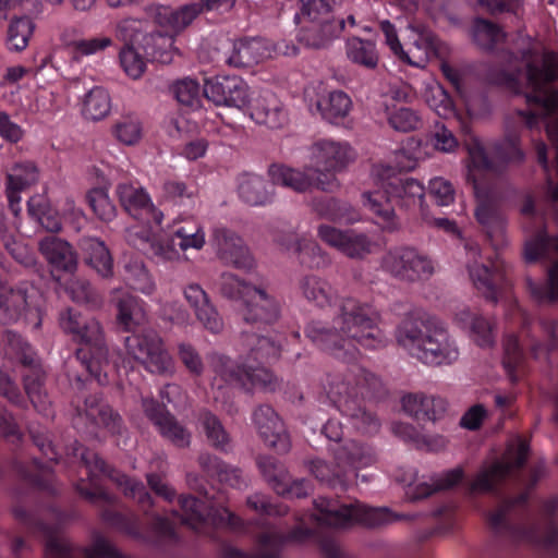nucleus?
<instances>
[{"label": "nucleus", "instance_id": "e2e57ef3", "mask_svg": "<svg viewBox=\"0 0 558 558\" xmlns=\"http://www.w3.org/2000/svg\"><path fill=\"white\" fill-rule=\"evenodd\" d=\"M66 292L72 301L90 307H98L102 302L100 294L84 279L71 281L66 287Z\"/></svg>", "mask_w": 558, "mask_h": 558}, {"label": "nucleus", "instance_id": "f704fd0d", "mask_svg": "<svg viewBox=\"0 0 558 558\" xmlns=\"http://www.w3.org/2000/svg\"><path fill=\"white\" fill-rule=\"evenodd\" d=\"M432 328L428 319L411 313L407 315L398 326L397 340L399 344L407 348L412 353Z\"/></svg>", "mask_w": 558, "mask_h": 558}, {"label": "nucleus", "instance_id": "c756f323", "mask_svg": "<svg viewBox=\"0 0 558 558\" xmlns=\"http://www.w3.org/2000/svg\"><path fill=\"white\" fill-rule=\"evenodd\" d=\"M117 308V323L126 332L142 329L146 323L144 303L137 296L123 293L114 300Z\"/></svg>", "mask_w": 558, "mask_h": 558}, {"label": "nucleus", "instance_id": "de8ad7c7", "mask_svg": "<svg viewBox=\"0 0 558 558\" xmlns=\"http://www.w3.org/2000/svg\"><path fill=\"white\" fill-rule=\"evenodd\" d=\"M312 210L318 217L332 221L352 220L353 208L345 202L335 197H317L311 202Z\"/></svg>", "mask_w": 558, "mask_h": 558}, {"label": "nucleus", "instance_id": "79ce46f5", "mask_svg": "<svg viewBox=\"0 0 558 558\" xmlns=\"http://www.w3.org/2000/svg\"><path fill=\"white\" fill-rule=\"evenodd\" d=\"M137 239L140 243L135 242L134 245L151 257L171 260L178 256V251L175 250L177 242L173 235L170 238H161L143 231L141 234H137Z\"/></svg>", "mask_w": 558, "mask_h": 558}, {"label": "nucleus", "instance_id": "774afa93", "mask_svg": "<svg viewBox=\"0 0 558 558\" xmlns=\"http://www.w3.org/2000/svg\"><path fill=\"white\" fill-rule=\"evenodd\" d=\"M500 27L486 19L477 17L473 25V38L484 49H492L498 40Z\"/></svg>", "mask_w": 558, "mask_h": 558}, {"label": "nucleus", "instance_id": "603ef678", "mask_svg": "<svg viewBox=\"0 0 558 558\" xmlns=\"http://www.w3.org/2000/svg\"><path fill=\"white\" fill-rule=\"evenodd\" d=\"M312 474L322 483H326L330 487H340L347 489L351 484V478L345 470L338 469L337 463L330 466L326 461L316 459L311 462Z\"/></svg>", "mask_w": 558, "mask_h": 558}, {"label": "nucleus", "instance_id": "7ed1b4c3", "mask_svg": "<svg viewBox=\"0 0 558 558\" xmlns=\"http://www.w3.org/2000/svg\"><path fill=\"white\" fill-rule=\"evenodd\" d=\"M318 511L315 515L320 525L330 527H348L352 524H361L375 529L395 522L398 518L386 507H368L357 500L350 504H341L337 499L318 497L314 500Z\"/></svg>", "mask_w": 558, "mask_h": 558}, {"label": "nucleus", "instance_id": "6ab92c4d", "mask_svg": "<svg viewBox=\"0 0 558 558\" xmlns=\"http://www.w3.org/2000/svg\"><path fill=\"white\" fill-rule=\"evenodd\" d=\"M411 354L424 364L438 366L453 363L459 351L444 328L433 327Z\"/></svg>", "mask_w": 558, "mask_h": 558}, {"label": "nucleus", "instance_id": "13d9d810", "mask_svg": "<svg viewBox=\"0 0 558 558\" xmlns=\"http://www.w3.org/2000/svg\"><path fill=\"white\" fill-rule=\"evenodd\" d=\"M39 171L33 161L16 162L8 174V185L15 190H25L38 181Z\"/></svg>", "mask_w": 558, "mask_h": 558}, {"label": "nucleus", "instance_id": "a19ab883", "mask_svg": "<svg viewBox=\"0 0 558 558\" xmlns=\"http://www.w3.org/2000/svg\"><path fill=\"white\" fill-rule=\"evenodd\" d=\"M345 48L347 57L352 63L368 70H374L378 65L379 53L374 41L352 37L347 40Z\"/></svg>", "mask_w": 558, "mask_h": 558}, {"label": "nucleus", "instance_id": "9d476101", "mask_svg": "<svg viewBox=\"0 0 558 558\" xmlns=\"http://www.w3.org/2000/svg\"><path fill=\"white\" fill-rule=\"evenodd\" d=\"M313 172L326 179L345 171L356 159V153L347 142L320 140L311 146Z\"/></svg>", "mask_w": 558, "mask_h": 558}, {"label": "nucleus", "instance_id": "864d4df0", "mask_svg": "<svg viewBox=\"0 0 558 558\" xmlns=\"http://www.w3.org/2000/svg\"><path fill=\"white\" fill-rule=\"evenodd\" d=\"M292 251L296 255L300 264L310 269H319L329 264L327 255L314 241L298 240L292 245Z\"/></svg>", "mask_w": 558, "mask_h": 558}, {"label": "nucleus", "instance_id": "f3484780", "mask_svg": "<svg viewBox=\"0 0 558 558\" xmlns=\"http://www.w3.org/2000/svg\"><path fill=\"white\" fill-rule=\"evenodd\" d=\"M319 239L353 259H362L372 251V241L367 234L353 229L341 230L332 226L320 225L317 230Z\"/></svg>", "mask_w": 558, "mask_h": 558}, {"label": "nucleus", "instance_id": "f03ea898", "mask_svg": "<svg viewBox=\"0 0 558 558\" xmlns=\"http://www.w3.org/2000/svg\"><path fill=\"white\" fill-rule=\"evenodd\" d=\"M332 322V326L311 322L304 332L314 344L336 357L344 359L351 345L376 349L383 343L381 331L371 315L369 306L353 298L340 301L338 314Z\"/></svg>", "mask_w": 558, "mask_h": 558}, {"label": "nucleus", "instance_id": "052dcab7", "mask_svg": "<svg viewBox=\"0 0 558 558\" xmlns=\"http://www.w3.org/2000/svg\"><path fill=\"white\" fill-rule=\"evenodd\" d=\"M470 276L475 287L482 291L487 301L497 303V290L495 286L496 272L485 265H475L470 269Z\"/></svg>", "mask_w": 558, "mask_h": 558}, {"label": "nucleus", "instance_id": "4c0bfd02", "mask_svg": "<svg viewBox=\"0 0 558 558\" xmlns=\"http://www.w3.org/2000/svg\"><path fill=\"white\" fill-rule=\"evenodd\" d=\"M351 106L350 97L341 90H333L323 95L316 102V108L322 117L330 123H338L339 120L345 118Z\"/></svg>", "mask_w": 558, "mask_h": 558}, {"label": "nucleus", "instance_id": "e433bc0d", "mask_svg": "<svg viewBox=\"0 0 558 558\" xmlns=\"http://www.w3.org/2000/svg\"><path fill=\"white\" fill-rule=\"evenodd\" d=\"M475 218L490 241H500L506 230V217L494 203L481 202L475 209Z\"/></svg>", "mask_w": 558, "mask_h": 558}, {"label": "nucleus", "instance_id": "5fc2aeb1", "mask_svg": "<svg viewBox=\"0 0 558 558\" xmlns=\"http://www.w3.org/2000/svg\"><path fill=\"white\" fill-rule=\"evenodd\" d=\"M351 374L354 376L355 384L363 398L380 399L387 395V389L384 383L374 373L365 368L354 366L353 369H351Z\"/></svg>", "mask_w": 558, "mask_h": 558}, {"label": "nucleus", "instance_id": "09e8293b", "mask_svg": "<svg viewBox=\"0 0 558 558\" xmlns=\"http://www.w3.org/2000/svg\"><path fill=\"white\" fill-rule=\"evenodd\" d=\"M199 422L210 446L219 451L227 452L230 446V436L218 416L208 410H203L199 413Z\"/></svg>", "mask_w": 558, "mask_h": 558}, {"label": "nucleus", "instance_id": "bf43d9fd", "mask_svg": "<svg viewBox=\"0 0 558 558\" xmlns=\"http://www.w3.org/2000/svg\"><path fill=\"white\" fill-rule=\"evenodd\" d=\"M45 379L46 374L43 367L26 371L23 375L24 390L35 408L45 403Z\"/></svg>", "mask_w": 558, "mask_h": 558}, {"label": "nucleus", "instance_id": "338daca9", "mask_svg": "<svg viewBox=\"0 0 558 558\" xmlns=\"http://www.w3.org/2000/svg\"><path fill=\"white\" fill-rule=\"evenodd\" d=\"M158 430L178 448H186L191 444V433L172 414L158 426Z\"/></svg>", "mask_w": 558, "mask_h": 558}, {"label": "nucleus", "instance_id": "a211bd4d", "mask_svg": "<svg viewBox=\"0 0 558 558\" xmlns=\"http://www.w3.org/2000/svg\"><path fill=\"white\" fill-rule=\"evenodd\" d=\"M253 423L264 442L277 453L286 454L291 449V440L284 424L268 404H260L252 415Z\"/></svg>", "mask_w": 558, "mask_h": 558}, {"label": "nucleus", "instance_id": "72a5a7b5", "mask_svg": "<svg viewBox=\"0 0 558 558\" xmlns=\"http://www.w3.org/2000/svg\"><path fill=\"white\" fill-rule=\"evenodd\" d=\"M116 193L121 207L134 219H142L143 215L148 214L153 208L148 194L141 186L120 183L117 185Z\"/></svg>", "mask_w": 558, "mask_h": 558}, {"label": "nucleus", "instance_id": "58836bf2", "mask_svg": "<svg viewBox=\"0 0 558 558\" xmlns=\"http://www.w3.org/2000/svg\"><path fill=\"white\" fill-rule=\"evenodd\" d=\"M29 216L35 219L46 231L57 233L62 229L61 217L52 208L49 201L43 195H35L27 202Z\"/></svg>", "mask_w": 558, "mask_h": 558}, {"label": "nucleus", "instance_id": "6e6552de", "mask_svg": "<svg viewBox=\"0 0 558 558\" xmlns=\"http://www.w3.org/2000/svg\"><path fill=\"white\" fill-rule=\"evenodd\" d=\"M126 352L151 373L163 374L171 367V357L157 331L142 328L124 340Z\"/></svg>", "mask_w": 558, "mask_h": 558}, {"label": "nucleus", "instance_id": "69168bd1", "mask_svg": "<svg viewBox=\"0 0 558 558\" xmlns=\"http://www.w3.org/2000/svg\"><path fill=\"white\" fill-rule=\"evenodd\" d=\"M172 93L181 105L191 109L199 108L201 87L196 81L192 78L179 81L172 86Z\"/></svg>", "mask_w": 558, "mask_h": 558}, {"label": "nucleus", "instance_id": "f8f14e48", "mask_svg": "<svg viewBox=\"0 0 558 558\" xmlns=\"http://www.w3.org/2000/svg\"><path fill=\"white\" fill-rule=\"evenodd\" d=\"M203 95L216 106L244 110L251 102L246 82L236 75H217L205 81Z\"/></svg>", "mask_w": 558, "mask_h": 558}, {"label": "nucleus", "instance_id": "4d7b16f0", "mask_svg": "<svg viewBox=\"0 0 558 558\" xmlns=\"http://www.w3.org/2000/svg\"><path fill=\"white\" fill-rule=\"evenodd\" d=\"M124 46L121 48L119 57L120 63L125 73L136 80L142 76L145 71L146 64L142 56V49L138 45H133L129 41H123Z\"/></svg>", "mask_w": 558, "mask_h": 558}, {"label": "nucleus", "instance_id": "aec40b11", "mask_svg": "<svg viewBox=\"0 0 558 558\" xmlns=\"http://www.w3.org/2000/svg\"><path fill=\"white\" fill-rule=\"evenodd\" d=\"M338 469L345 470L351 478V484L357 477V470L373 465L377 462L374 449L363 442L348 439L341 445L330 449Z\"/></svg>", "mask_w": 558, "mask_h": 558}, {"label": "nucleus", "instance_id": "0eeeda50", "mask_svg": "<svg viewBox=\"0 0 558 558\" xmlns=\"http://www.w3.org/2000/svg\"><path fill=\"white\" fill-rule=\"evenodd\" d=\"M530 454V444L520 439L517 451L507 460H496L483 465L470 484V490L498 496L500 487L515 469H522Z\"/></svg>", "mask_w": 558, "mask_h": 558}, {"label": "nucleus", "instance_id": "3c124183", "mask_svg": "<svg viewBox=\"0 0 558 558\" xmlns=\"http://www.w3.org/2000/svg\"><path fill=\"white\" fill-rule=\"evenodd\" d=\"M110 109L111 99L104 87L96 86L86 94L83 104V114L86 119L99 121L108 116Z\"/></svg>", "mask_w": 558, "mask_h": 558}, {"label": "nucleus", "instance_id": "6e6d98bb", "mask_svg": "<svg viewBox=\"0 0 558 558\" xmlns=\"http://www.w3.org/2000/svg\"><path fill=\"white\" fill-rule=\"evenodd\" d=\"M256 463L271 488L275 492H282L284 481L289 476L284 466L271 456H259L256 459Z\"/></svg>", "mask_w": 558, "mask_h": 558}, {"label": "nucleus", "instance_id": "cd10ccee", "mask_svg": "<svg viewBox=\"0 0 558 558\" xmlns=\"http://www.w3.org/2000/svg\"><path fill=\"white\" fill-rule=\"evenodd\" d=\"M445 399L422 393H410L402 398L403 410L417 422H435L447 412Z\"/></svg>", "mask_w": 558, "mask_h": 558}, {"label": "nucleus", "instance_id": "8fccbe9b", "mask_svg": "<svg viewBox=\"0 0 558 558\" xmlns=\"http://www.w3.org/2000/svg\"><path fill=\"white\" fill-rule=\"evenodd\" d=\"M35 31V23L26 15L13 17L7 32V44L10 50L21 52Z\"/></svg>", "mask_w": 558, "mask_h": 558}, {"label": "nucleus", "instance_id": "412c9836", "mask_svg": "<svg viewBox=\"0 0 558 558\" xmlns=\"http://www.w3.org/2000/svg\"><path fill=\"white\" fill-rule=\"evenodd\" d=\"M35 289L26 281L15 287H1L0 289V324L12 325L17 323L33 306Z\"/></svg>", "mask_w": 558, "mask_h": 558}, {"label": "nucleus", "instance_id": "bb28decb", "mask_svg": "<svg viewBox=\"0 0 558 558\" xmlns=\"http://www.w3.org/2000/svg\"><path fill=\"white\" fill-rule=\"evenodd\" d=\"M184 296L193 307L196 318L207 330L213 333L222 331L223 320L201 286L196 283L187 286L184 290Z\"/></svg>", "mask_w": 558, "mask_h": 558}, {"label": "nucleus", "instance_id": "c9c22d12", "mask_svg": "<svg viewBox=\"0 0 558 558\" xmlns=\"http://www.w3.org/2000/svg\"><path fill=\"white\" fill-rule=\"evenodd\" d=\"M266 57L267 48L260 39H240L234 43L227 62L234 68H251Z\"/></svg>", "mask_w": 558, "mask_h": 558}, {"label": "nucleus", "instance_id": "9b49d317", "mask_svg": "<svg viewBox=\"0 0 558 558\" xmlns=\"http://www.w3.org/2000/svg\"><path fill=\"white\" fill-rule=\"evenodd\" d=\"M312 167L305 168L303 171L289 168L284 165L272 163L268 168V175L272 184H280L289 187L298 193H305L316 187L323 192L332 193L340 189V182L337 177L326 175L323 179L314 172Z\"/></svg>", "mask_w": 558, "mask_h": 558}, {"label": "nucleus", "instance_id": "5701e85b", "mask_svg": "<svg viewBox=\"0 0 558 558\" xmlns=\"http://www.w3.org/2000/svg\"><path fill=\"white\" fill-rule=\"evenodd\" d=\"M344 25L343 19L301 21L298 40L306 47L326 48L339 37Z\"/></svg>", "mask_w": 558, "mask_h": 558}, {"label": "nucleus", "instance_id": "f257e3e1", "mask_svg": "<svg viewBox=\"0 0 558 558\" xmlns=\"http://www.w3.org/2000/svg\"><path fill=\"white\" fill-rule=\"evenodd\" d=\"M517 58L521 66L514 72L500 71L497 81L515 94H521L522 87L530 89L523 93L525 101L539 107L541 111L517 110L515 114L532 130L538 125L539 119L550 121L558 118V89L548 87L558 81V53L529 44L518 50Z\"/></svg>", "mask_w": 558, "mask_h": 558}, {"label": "nucleus", "instance_id": "1a4fd4ad", "mask_svg": "<svg viewBox=\"0 0 558 558\" xmlns=\"http://www.w3.org/2000/svg\"><path fill=\"white\" fill-rule=\"evenodd\" d=\"M383 267L399 280L414 282L434 274L433 262L412 246L390 248L383 257Z\"/></svg>", "mask_w": 558, "mask_h": 558}, {"label": "nucleus", "instance_id": "4be33fe9", "mask_svg": "<svg viewBox=\"0 0 558 558\" xmlns=\"http://www.w3.org/2000/svg\"><path fill=\"white\" fill-rule=\"evenodd\" d=\"M179 504L182 510L181 522L196 530L210 517L218 525L231 524L234 515L226 508L215 509L206 501L194 496H180Z\"/></svg>", "mask_w": 558, "mask_h": 558}, {"label": "nucleus", "instance_id": "ddd939ff", "mask_svg": "<svg viewBox=\"0 0 558 558\" xmlns=\"http://www.w3.org/2000/svg\"><path fill=\"white\" fill-rule=\"evenodd\" d=\"M210 244L216 257L225 265L236 269H251L254 258L243 239L227 227L213 229Z\"/></svg>", "mask_w": 558, "mask_h": 558}, {"label": "nucleus", "instance_id": "680f3d73", "mask_svg": "<svg viewBox=\"0 0 558 558\" xmlns=\"http://www.w3.org/2000/svg\"><path fill=\"white\" fill-rule=\"evenodd\" d=\"M86 201L94 214L102 221H111L116 217V206L106 190L97 187L86 194Z\"/></svg>", "mask_w": 558, "mask_h": 558}, {"label": "nucleus", "instance_id": "39448f33", "mask_svg": "<svg viewBox=\"0 0 558 558\" xmlns=\"http://www.w3.org/2000/svg\"><path fill=\"white\" fill-rule=\"evenodd\" d=\"M117 36L122 41L138 45L147 58L161 64H170L177 52L173 46L174 35L161 32L147 33L141 20H123L118 25Z\"/></svg>", "mask_w": 558, "mask_h": 558}, {"label": "nucleus", "instance_id": "2f4dec72", "mask_svg": "<svg viewBox=\"0 0 558 558\" xmlns=\"http://www.w3.org/2000/svg\"><path fill=\"white\" fill-rule=\"evenodd\" d=\"M197 462L207 476L217 478L220 483L235 488H240L245 484L242 471L239 468L226 463L215 454L202 452L197 458Z\"/></svg>", "mask_w": 558, "mask_h": 558}, {"label": "nucleus", "instance_id": "4468645a", "mask_svg": "<svg viewBox=\"0 0 558 558\" xmlns=\"http://www.w3.org/2000/svg\"><path fill=\"white\" fill-rule=\"evenodd\" d=\"M81 460L90 469L92 472L98 471L99 473L107 475L122 488L126 497L135 499L144 512H147L148 509H150L153 505L151 496L146 490L143 483L114 470L97 453L87 449H84L81 452Z\"/></svg>", "mask_w": 558, "mask_h": 558}, {"label": "nucleus", "instance_id": "2eb2a0df", "mask_svg": "<svg viewBox=\"0 0 558 558\" xmlns=\"http://www.w3.org/2000/svg\"><path fill=\"white\" fill-rule=\"evenodd\" d=\"M312 535V530L296 526L287 535L276 531H266L258 535L256 553L246 554L234 547L227 546L222 549L223 558H279L282 545L287 542H303Z\"/></svg>", "mask_w": 558, "mask_h": 558}, {"label": "nucleus", "instance_id": "49530a36", "mask_svg": "<svg viewBox=\"0 0 558 558\" xmlns=\"http://www.w3.org/2000/svg\"><path fill=\"white\" fill-rule=\"evenodd\" d=\"M250 116L256 123L270 129L280 128L284 120V114L275 98L260 97L256 99L251 107Z\"/></svg>", "mask_w": 558, "mask_h": 558}, {"label": "nucleus", "instance_id": "393cba45", "mask_svg": "<svg viewBox=\"0 0 558 558\" xmlns=\"http://www.w3.org/2000/svg\"><path fill=\"white\" fill-rule=\"evenodd\" d=\"M210 368L214 372L211 388L222 391L227 387L235 386L247 389V367L239 364L222 354H213Z\"/></svg>", "mask_w": 558, "mask_h": 558}, {"label": "nucleus", "instance_id": "7c9ffc66", "mask_svg": "<svg viewBox=\"0 0 558 558\" xmlns=\"http://www.w3.org/2000/svg\"><path fill=\"white\" fill-rule=\"evenodd\" d=\"M80 246L86 265L101 278L107 279L113 276V260L105 242L86 236L81 240Z\"/></svg>", "mask_w": 558, "mask_h": 558}, {"label": "nucleus", "instance_id": "37998d69", "mask_svg": "<svg viewBox=\"0 0 558 558\" xmlns=\"http://www.w3.org/2000/svg\"><path fill=\"white\" fill-rule=\"evenodd\" d=\"M494 159L502 166H520L525 160V153L521 147V138L517 133L507 134L493 146Z\"/></svg>", "mask_w": 558, "mask_h": 558}, {"label": "nucleus", "instance_id": "473e14b6", "mask_svg": "<svg viewBox=\"0 0 558 558\" xmlns=\"http://www.w3.org/2000/svg\"><path fill=\"white\" fill-rule=\"evenodd\" d=\"M274 184L254 173H244L239 183L240 197L251 206H263L274 197Z\"/></svg>", "mask_w": 558, "mask_h": 558}, {"label": "nucleus", "instance_id": "c85d7f7f", "mask_svg": "<svg viewBox=\"0 0 558 558\" xmlns=\"http://www.w3.org/2000/svg\"><path fill=\"white\" fill-rule=\"evenodd\" d=\"M39 251L54 270L74 272L77 267V256L72 245L66 241L49 235L40 240Z\"/></svg>", "mask_w": 558, "mask_h": 558}, {"label": "nucleus", "instance_id": "0e129e2a", "mask_svg": "<svg viewBox=\"0 0 558 558\" xmlns=\"http://www.w3.org/2000/svg\"><path fill=\"white\" fill-rule=\"evenodd\" d=\"M388 122L398 132H412L418 130L423 122L421 117L411 108L400 107L388 112Z\"/></svg>", "mask_w": 558, "mask_h": 558}, {"label": "nucleus", "instance_id": "423d86ee", "mask_svg": "<svg viewBox=\"0 0 558 558\" xmlns=\"http://www.w3.org/2000/svg\"><path fill=\"white\" fill-rule=\"evenodd\" d=\"M75 338L83 344L76 350V357L98 384L104 385L107 383L105 368L109 365V349L100 323L88 318Z\"/></svg>", "mask_w": 558, "mask_h": 558}, {"label": "nucleus", "instance_id": "a878e982", "mask_svg": "<svg viewBox=\"0 0 558 558\" xmlns=\"http://www.w3.org/2000/svg\"><path fill=\"white\" fill-rule=\"evenodd\" d=\"M202 12V8L197 3H190L178 10L168 7H151L148 13L154 22L169 32L177 35L184 31Z\"/></svg>", "mask_w": 558, "mask_h": 558}, {"label": "nucleus", "instance_id": "a18cd8bd", "mask_svg": "<svg viewBox=\"0 0 558 558\" xmlns=\"http://www.w3.org/2000/svg\"><path fill=\"white\" fill-rule=\"evenodd\" d=\"M242 338L245 345L250 349L253 360L259 363L277 360L280 355V345L269 337L243 331Z\"/></svg>", "mask_w": 558, "mask_h": 558}, {"label": "nucleus", "instance_id": "b1692460", "mask_svg": "<svg viewBox=\"0 0 558 558\" xmlns=\"http://www.w3.org/2000/svg\"><path fill=\"white\" fill-rule=\"evenodd\" d=\"M243 318L250 324L271 325L280 316V308L274 298L257 287L245 291Z\"/></svg>", "mask_w": 558, "mask_h": 558}, {"label": "nucleus", "instance_id": "dca6fc26", "mask_svg": "<svg viewBox=\"0 0 558 558\" xmlns=\"http://www.w3.org/2000/svg\"><path fill=\"white\" fill-rule=\"evenodd\" d=\"M545 472L546 468L544 463L535 464L531 469L530 483L526 490L519 494L517 497L502 499L495 511L488 512L487 521L495 533H513L514 526L508 520V517L515 511L525 509L530 497L529 492L535 487L538 481L545 475Z\"/></svg>", "mask_w": 558, "mask_h": 558}, {"label": "nucleus", "instance_id": "c03bdc74", "mask_svg": "<svg viewBox=\"0 0 558 558\" xmlns=\"http://www.w3.org/2000/svg\"><path fill=\"white\" fill-rule=\"evenodd\" d=\"M464 471L460 466L449 470L439 476L432 477L429 483L417 484L413 492V498L424 499L435 493L451 489L462 481Z\"/></svg>", "mask_w": 558, "mask_h": 558}, {"label": "nucleus", "instance_id": "20e7f679", "mask_svg": "<svg viewBox=\"0 0 558 558\" xmlns=\"http://www.w3.org/2000/svg\"><path fill=\"white\" fill-rule=\"evenodd\" d=\"M73 409L72 423L86 433L102 427L112 435H121L123 420L121 415L106 403L101 395L77 393L71 400Z\"/></svg>", "mask_w": 558, "mask_h": 558}, {"label": "nucleus", "instance_id": "ea45409f", "mask_svg": "<svg viewBox=\"0 0 558 558\" xmlns=\"http://www.w3.org/2000/svg\"><path fill=\"white\" fill-rule=\"evenodd\" d=\"M299 288L306 300L320 307L331 305L337 299L331 286L325 279L314 275L301 278Z\"/></svg>", "mask_w": 558, "mask_h": 558}]
</instances>
